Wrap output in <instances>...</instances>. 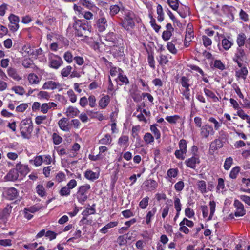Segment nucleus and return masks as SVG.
Segmentation results:
<instances>
[{
  "mask_svg": "<svg viewBox=\"0 0 250 250\" xmlns=\"http://www.w3.org/2000/svg\"><path fill=\"white\" fill-rule=\"evenodd\" d=\"M234 205L236 209L235 212V216L240 217L245 214L244 206L240 201L238 200H235L234 202Z\"/></svg>",
  "mask_w": 250,
  "mask_h": 250,
  "instance_id": "12",
  "label": "nucleus"
},
{
  "mask_svg": "<svg viewBox=\"0 0 250 250\" xmlns=\"http://www.w3.org/2000/svg\"><path fill=\"white\" fill-rule=\"evenodd\" d=\"M28 80L31 84H37L40 82L38 76L34 73H30L28 76Z\"/></svg>",
  "mask_w": 250,
  "mask_h": 250,
  "instance_id": "26",
  "label": "nucleus"
},
{
  "mask_svg": "<svg viewBox=\"0 0 250 250\" xmlns=\"http://www.w3.org/2000/svg\"><path fill=\"white\" fill-rule=\"evenodd\" d=\"M89 105L91 108H94L96 105V99L93 95H90L87 98Z\"/></svg>",
  "mask_w": 250,
  "mask_h": 250,
  "instance_id": "48",
  "label": "nucleus"
},
{
  "mask_svg": "<svg viewBox=\"0 0 250 250\" xmlns=\"http://www.w3.org/2000/svg\"><path fill=\"white\" fill-rule=\"evenodd\" d=\"M118 225L117 222H110V223L106 224L105 226L103 227L100 229V232L102 233L105 234L107 232V230L109 229L113 228Z\"/></svg>",
  "mask_w": 250,
  "mask_h": 250,
  "instance_id": "30",
  "label": "nucleus"
},
{
  "mask_svg": "<svg viewBox=\"0 0 250 250\" xmlns=\"http://www.w3.org/2000/svg\"><path fill=\"white\" fill-rule=\"evenodd\" d=\"M7 74L9 77H11L15 80L19 81L21 79L18 75L16 70L14 68L11 67L9 68L7 70Z\"/></svg>",
  "mask_w": 250,
  "mask_h": 250,
  "instance_id": "25",
  "label": "nucleus"
},
{
  "mask_svg": "<svg viewBox=\"0 0 250 250\" xmlns=\"http://www.w3.org/2000/svg\"><path fill=\"white\" fill-rule=\"evenodd\" d=\"M149 198L148 196H146L141 200L139 204V206L141 208L145 209L146 208L148 205Z\"/></svg>",
  "mask_w": 250,
  "mask_h": 250,
  "instance_id": "40",
  "label": "nucleus"
},
{
  "mask_svg": "<svg viewBox=\"0 0 250 250\" xmlns=\"http://www.w3.org/2000/svg\"><path fill=\"white\" fill-rule=\"evenodd\" d=\"M180 119V117L177 115L167 116L166 117V120L170 124H175Z\"/></svg>",
  "mask_w": 250,
  "mask_h": 250,
  "instance_id": "45",
  "label": "nucleus"
},
{
  "mask_svg": "<svg viewBox=\"0 0 250 250\" xmlns=\"http://www.w3.org/2000/svg\"><path fill=\"white\" fill-rule=\"evenodd\" d=\"M157 14H158V21L162 22L164 20V13L162 6L160 4H158L157 7Z\"/></svg>",
  "mask_w": 250,
  "mask_h": 250,
  "instance_id": "34",
  "label": "nucleus"
},
{
  "mask_svg": "<svg viewBox=\"0 0 250 250\" xmlns=\"http://www.w3.org/2000/svg\"><path fill=\"white\" fill-rule=\"evenodd\" d=\"M204 91L205 94L207 96L212 99L213 101L214 102H216L218 101V98L217 96H215V94L211 91V90L207 89L204 88Z\"/></svg>",
  "mask_w": 250,
  "mask_h": 250,
  "instance_id": "33",
  "label": "nucleus"
},
{
  "mask_svg": "<svg viewBox=\"0 0 250 250\" xmlns=\"http://www.w3.org/2000/svg\"><path fill=\"white\" fill-rule=\"evenodd\" d=\"M67 95L69 98V100L72 103H75L77 101V97L76 95L75 94L74 91L70 89L67 91Z\"/></svg>",
  "mask_w": 250,
  "mask_h": 250,
  "instance_id": "62",
  "label": "nucleus"
},
{
  "mask_svg": "<svg viewBox=\"0 0 250 250\" xmlns=\"http://www.w3.org/2000/svg\"><path fill=\"white\" fill-rule=\"evenodd\" d=\"M58 125L60 129L64 131L68 132L70 129L69 121L66 118H62L58 121Z\"/></svg>",
  "mask_w": 250,
  "mask_h": 250,
  "instance_id": "13",
  "label": "nucleus"
},
{
  "mask_svg": "<svg viewBox=\"0 0 250 250\" xmlns=\"http://www.w3.org/2000/svg\"><path fill=\"white\" fill-rule=\"evenodd\" d=\"M80 3L89 9H92L95 7L94 4L88 0H81Z\"/></svg>",
  "mask_w": 250,
  "mask_h": 250,
  "instance_id": "47",
  "label": "nucleus"
},
{
  "mask_svg": "<svg viewBox=\"0 0 250 250\" xmlns=\"http://www.w3.org/2000/svg\"><path fill=\"white\" fill-rule=\"evenodd\" d=\"M178 173V169L177 168H170L167 171V175L170 178H176Z\"/></svg>",
  "mask_w": 250,
  "mask_h": 250,
  "instance_id": "44",
  "label": "nucleus"
},
{
  "mask_svg": "<svg viewBox=\"0 0 250 250\" xmlns=\"http://www.w3.org/2000/svg\"><path fill=\"white\" fill-rule=\"evenodd\" d=\"M60 87V84L59 83L52 81H48L43 84L42 89L54 90Z\"/></svg>",
  "mask_w": 250,
  "mask_h": 250,
  "instance_id": "18",
  "label": "nucleus"
},
{
  "mask_svg": "<svg viewBox=\"0 0 250 250\" xmlns=\"http://www.w3.org/2000/svg\"><path fill=\"white\" fill-rule=\"evenodd\" d=\"M75 30V35L78 37H83L84 39L88 38V34L90 33V26L83 22L82 21L77 20L73 24Z\"/></svg>",
  "mask_w": 250,
  "mask_h": 250,
  "instance_id": "1",
  "label": "nucleus"
},
{
  "mask_svg": "<svg viewBox=\"0 0 250 250\" xmlns=\"http://www.w3.org/2000/svg\"><path fill=\"white\" fill-rule=\"evenodd\" d=\"M240 170V167L236 166L233 167L229 174V177L233 179H236Z\"/></svg>",
  "mask_w": 250,
  "mask_h": 250,
  "instance_id": "41",
  "label": "nucleus"
},
{
  "mask_svg": "<svg viewBox=\"0 0 250 250\" xmlns=\"http://www.w3.org/2000/svg\"><path fill=\"white\" fill-rule=\"evenodd\" d=\"M104 41L102 42L105 45L112 46L117 43H121L122 39L118 35L113 32H109L104 37Z\"/></svg>",
  "mask_w": 250,
  "mask_h": 250,
  "instance_id": "5",
  "label": "nucleus"
},
{
  "mask_svg": "<svg viewBox=\"0 0 250 250\" xmlns=\"http://www.w3.org/2000/svg\"><path fill=\"white\" fill-rule=\"evenodd\" d=\"M33 126L30 119L23 120L20 124V131L21 136L24 139H29L33 131Z\"/></svg>",
  "mask_w": 250,
  "mask_h": 250,
  "instance_id": "3",
  "label": "nucleus"
},
{
  "mask_svg": "<svg viewBox=\"0 0 250 250\" xmlns=\"http://www.w3.org/2000/svg\"><path fill=\"white\" fill-rule=\"evenodd\" d=\"M65 175L62 172H59L57 174L55 177L56 181L58 183L63 181L65 178Z\"/></svg>",
  "mask_w": 250,
  "mask_h": 250,
  "instance_id": "64",
  "label": "nucleus"
},
{
  "mask_svg": "<svg viewBox=\"0 0 250 250\" xmlns=\"http://www.w3.org/2000/svg\"><path fill=\"white\" fill-rule=\"evenodd\" d=\"M233 163V159L232 157H229L227 158L224 163V169L228 170L231 167Z\"/></svg>",
  "mask_w": 250,
  "mask_h": 250,
  "instance_id": "54",
  "label": "nucleus"
},
{
  "mask_svg": "<svg viewBox=\"0 0 250 250\" xmlns=\"http://www.w3.org/2000/svg\"><path fill=\"white\" fill-rule=\"evenodd\" d=\"M222 45L225 50H228L233 44V42L229 41L226 38H224L221 42Z\"/></svg>",
  "mask_w": 250,
  "mask_h": 250,
  "instance_id": "31",
  "label": "nucleus"
},
{
  "mask_svg": "<svg viewBox=\"0 0 250 250\" xmlns=\"http://www.w3.org/2000/svg\"><path fill=\"white\" fill-rule=\"evenodd\" d=\"M180 80L181 84L183 87L185 89L189 88V79L187 77L182 76Z\"/></svg>",
  "mask_w": 250,
  "mask_h": 250,
  "instance_id": "46",
  "label": "nucleus"
},
{
  "mask_svg": "<svg viewBox=\"0 0 250 250\" xmlns=\"http://www.w3.org/2000/svg\"><path fill=\"white\" fill-rule=\"evenodd\" d=\"M129 141V137L126 135L121 136L118 139V143L120 146H124L125 147L128 146V143Z\"/></svg>",
  "mask_w": 250,
  "mask_h": 250,
  "instance_id": "27",
  "label": "nucleus"
},
{
  "mask_svg": "<svg viewBox=\"0 0 250 250\" xmlns=\"http://www.w3.org/2000/svg\"><path fill=\"white\" fill-rule=\"evenodd\" d=\"M63 58L68 63H71L74 60L73 56L70 51L66 52L63 55Z\"/></svg>",
  "mask_w": 250,
  "mask_h": 250,
  "instance_id": "53",
  "label": "nucleus"
},
{
  "mask_svg": "<svg viewBox=\"0 0 250 250\" xmlns=\"http://www.w3.org/2000/svg\"><path fill=\"white\" fill-rule=\"evenodd\" d=\"M174 208L176 212H180L181 210V204L179 198L175 197L174 201Z\"/></svg>",
  "mask_w": 250,
  "mask_h": 250,
  "instance_id": "58",
  "label": "nucleus"
},
{
  "mask_svg": "<svg viewBox=\"0 0 250 250\" xmlns=\"http://www.w3.org/2000/svg\"><path fill=\"white\" fill-rule=\"evenodd\" d=\"M110 102V98L109 96L103 94L99 101V106L101 109H104L108 106Z\"/></svg>",
  "mask_w": 250,
  "mask_h": 250,
  "instance_id": "16",
  "label": "nucleus"
},
{
  "mask_svg": "<svg viewBox=\"0 0 250 250\" xmlns=\"http://www.w3.org/2000/svg\"><path fill=\"white\" fill-rule=\"evenodd\" d=\"M107 26V21L105 17H102L97 20L96 27L98 31L100 32L104 31Z\"/></svg>",
  "mask_w": 250,
  "mask_h": 250,
  "instance_id": "14",
  "label": "nucleus"
},
{
  "mask_svg": "<svg viewBox=\"0 0 250 250\" xmlns=\"http://www.w3.org/2000/svg\"><path fill=\"white\" fill-rule=\"evenodd\" d=\"M90 188V185L88 184L81 186L78 188L76 193V197L79 203L83 204L87 199L88 191Z\"/></svg>",
  "mask_w": 250,
  "mask_h": 250,
  "instance_id": "4",
  "label": "nucleus"
},
{
  "mask_svg": "<svg viewBox=\"0 0 250 250\" xmlns=\"http://www.w3.org/2000/svg\"><path fill=\"white\" fill-rule=\"evenodd\" d=\"M173 41L170 42H168L167 45V48L168 50L173 54H176L177 52V50L175 47V45L173 44Z\"/></svg>",
  "mask_w": 250,
  "mask_h": 250,
  "instance_id": "37",
  "label": "nucleus"
},
{
  "mask_svg": "<svg viewBox=\"0 0 250 250\" xmlns=\"http://www.w3.org/2000/svg\"><path fill=\"white\" fill-rule=\"evenodd\" d=\"M72 69V67L70 66H67L66 67L63 68L61 71V75L63 77H66L70 74Z\"/></svg>",
  "mask_w": 250,
  "mask_h": 250,
  "instance_id": "42",
  "label": "nucleus"
},
{
  "mask_svg": "<svg viewBox=\"0 0 250 250\" xmlns=\"http://www.w3.org/2000/svg\"><path fill=\"white\" fill-rule=\"evenodd\" d=\"M158 61L161 65H165L168 62V60L167 56L163 54H161L160 55L159 60Z\"/></svg>",
  "mask_w": 250,
  "mask_h": 250,
  "instance_id": "59",
  "label": "nucleus"
},
{
  "mask_svg": "<svg viewBox=\"0 0 250 250\" xmlns=\"http://www.w3.org/2000/svg\"><path fill=\"white\" fill-rule=\"evenodd\" d=\"M8 19L9 22L8 25L9 30L12 33L17 31L20 28V18L14 14H10Z\"/></svg>",
  "mask_w": 250,
  "mask_h": 250,
  "instance_id": "7",
  "label": "nucleus"
},
{
  "mask_svg": "<svg viewBox=\"0 0 250 250\" xmlns=\"http://www.w3.org/2000/svg\"><path fill=\"white\" fill-rule=\"evenodd\" d=\"M18 173L16 169H13L10 170L7 173L5 178L7 181H14L17 180L18 178Z\"/></svg>",
  "mask_w": 250,
  "mask_h": 250,
  "instance_id": "22",
  "label": "nucleus"
},
{
  "mask_svg": "<svg viewBox=\"0 0 250 250\" xmlns=\"http://www.w3.org/2000/svg\"><path fill=\"white\" fill-rule=\"evenodd\" d=\"M248 71L246 67H242L240 69L236 71V76L238 78H242L243 80H245L248 75Z\"/></svg>",
  "mask_w": 250,
  "mask_h": 250,
  "instance_id": "24",
  "label": "nucleus"
},
{
  "mask_svg": "<svg viewBox=\"0 0 250 250\" xmlns=\"http://www.w3.org/2000/svg\"><path fill=\"white\" fill-rule=\"evenodd\" d=\"M225 188V184L224 180L219 178L218 179V184L216 187L217 191L219 192L223 191V190Z\"/></svg>",
  "mask_w": 250,
  "mask_h": 250,
  "instance_id": "39",
  "label": "nucleus"
},
{
  "mask_svg": "<svg viewBox=\"0 0 250 250\" xmlns=\"http://www.w3.org/2000/svg\"><path fill=\"white\" fill-rule=\"evenodd\" d=\"M95 213V208L92 207H90L89 208H87L83 211L82 215L84 216H87L91 214H94Z\"/></svg>",
  "mask_w": 250,
  "mask_h": 250,
  "instance_id": "55",
  "label": "nucleus"
},
{
  "mask_svg": "<svg viewBox=\"0 0 250 250\" xmlns=\"http://www.w3.org/2000/svg\"><path fill=\"white\" fill-rule=\"evenodd\" d=\"M157 124H153L150 125V129L152 133L154 134L156 139H159L161 137V133L160 130L157 127Z\"/></svg>",
  "mask_w": 250,
  "mask_h": 250,
  "instance_id": "29",
  "label": "nucleus"
},
{
  "mask_svg": "<svg viewBox=\"0 0 250 250\" xmlns=\"http://www.w3.org/2000/svg\"><path fill=\"white\" fill-rule=\"evenodd\" d=\"M197 186L199 190L202 194L206 193L208 192L206 183L204 180H198L197 182Z\"/></svg>",
  "mask_w": 250,
  "mask_h": 250,
  "instance_id": "23",
  "label": "nucleus"
},
{
  "mask_svg": "<svg viewBox=\"0 0 250 250\" xmlns=\"http://www.w3.org/2000/svg\"><path fill=\"white\" fill-rule=\"evenodd\" d=\"M143 139L146 144H150L154 142V137L150 133H146L143 137Z\"/></svg>",
  "mask_w": 250,
  "mask_h": 250,
  "instance_id": "32",
  "label": "nucleus"
},
{
  "mask_svg": "<svg viewBox=\"0 0 250 250\" xmlns=\"http://www.w3.org/2000/svg\"><path fill=\"white\" fill-rule=\"evenodd\" d=\"M79 113V110L77 108L71 106L66 109L65 112L66 116L71 118L77 116Z\"/></svg>",
  "mask_w": 250,
  "mask_h": 250,
  "instance_id": "20",
  "label": "nucleus"
},
{
  "mask_svg": "<svg viewBox=\"0 0 250 250\" xmlns=\"http://www.w3.org/2000/svg\"><path fill=\"white\" fill-rule=\"evenodd\" d=\"M49 66L56 69H58L63 63V61L60 57L52 53L49 54Z\"/></svg>",
  "mask_w": 250,
  "mask_h": 250,
  "instance_id": "8",
  "label": "nucleus"
},
{
  "mask_svg": "<svg viewBox=\"0 0 250 250\" xmlns=\"http://www.w3.org/2000/svg\"><path fill=\"white\" fill-rule=\"evenodd\" d=\"M16 169L18 173H20L21 175H25L29 172V168L27 165H23L21 163H18L16 165Z\"/></svg>",
  "mask_w": 250,
  "mask_h": 250,
  "instance_id": "19",
  "label": "nucleus"
},
{
  "mask_svg": "<svg viewBox=\"0 0 250 250\" xmlns=\"http://www.w3.org/2000/svg\"><path fill=\"white\" fill-rule=\"evenodd\" d=\"M185 163L187 167L192 169H195L196 164L200 163V160L198 157L194 156L187 159L185 161Z\"/></svg>",
  "mask_w": 250,
  "mask_h": 250,
  "instance_id": "15",
  "label": "nucleus"
},
{
  "mask_svg": "<svg viewBox=\"0 0 250 250\" xmlns=\"http://www.w3.org/2000/svg\"><path fill=\"white\" fill-rule=\"evenodd\" d=\"M34 164L36 167L41 166L43 163V157L41 155L36 156L33 160Z\"/></svg>",
  "mask_w": 250,
  "mask_h": 250,
  "instance_id": "63",
  "label": "nucleus"
},
{
  "mask_svg": "<svg viewBox=\"0 0 250 250\" xmlns=\"http://www.w3.org/2000/svg\"><path fill=\"white\" fill-rule=\"evenodd\" d=\"M12 90L14 91L15 93L20 95H23L25 92L24 89L22 86H14L12 88Z\"/></svg>",
  "mask_w": 250,
  "mask_h": 250,
  "instance_id": "52",
  "label": "nucleus"
},
{
  "mask_svg": "<svg viewBox=\"0 0 250 250\" xmlns=\"http://www.w3.org/2000/svg\"><path fill=\"white\" fill-rule=\"evenodd\" d=\"M236 43L238 45L233 59L245 60L247 59V54L243 47L245 45V37L243 35H237Z\"/></svg>",
  "mask_w": 250,
  "mask_h": 250,
  "instance_id": "2",
  "label": "nucleus"
},
{
  "mask_svg": "<svg viewBox=\"0 0 250 250\" xmlns=\"http://www.w3.org/2000/svg\"><path fill=\"white\" fill-rule=\"evenodd\" d=\"M22 64L25 68H32L34 65L33 61L29 58L24 59Z\"/></svg>",
  "mask_w": 250,
  "mask_h": 250,
  "instance_id": "50",
  "label": "nucleus"
},
{
  "mask_svg": "<svg viewBox=\"0 0 250 250\" xmlns=\"http://www.w3.org/2000/svg\"><path fill=\"white\" fill-rule=\"evenodd\" d=\"M70 189L66 186L62 187L59 191L62 196H67L70 194Z\"/></svg>",
  "mask_w": 250,
  "mask_h": 250,
  "instance_id": "51",
  "label": "nucleus"
},
{
  "mask_svg": "<svg viewBox=\"0 0 250 250\" xmlns=\"http://www.w3.org/2000/svg\"><path fill=\"white\" fill-rule=\"evenodd\" d=\"M149 17L151 19L150 23L151 26L156 32H158L161 28V26L156 24L155 20L153 18L151 15H149Z\"/></svg>",
  "mask_w": 250,
  "mask_h": 250,
  "instance_id": "49",
  "label": "nucleus"
},
{
  "mask_svg": "<svg viewBox=\"0 0 250 250\" xmlns=\"http://www.w3.org/2000/svg\"><path fill=\"white\" fill-rule=\"evenodd\" d=\"M18 193L17 189L14 188H4L3 195L6 199L13 200L17 198Z\"/></svg>",
  "mask_w": 250,
  "mask_h": 250,
  "instance_id": "10",
  "label": "nucleus"
},
{
  "mask_svg": "<svg viewBox=\"0 0 250 250\" xmlns=\"http://www.w3.org/2000/svg\"><path fill=\"white\" fill-rule=\"evenodd\" d=\"M99 173H97L91 170H87L84 172V177L90 181H94L99 178Z\"/></svg>",
  "mask_w": 250,
  "mask_h": 250,
  "instance_id": "21",
  "label": "nucleus"
},
{
  "mask_svg": "<svg viewBox=\"0 0 250 250\" xmlns=\"http://www.w3.org/2000/svg\"><path fill=\"white\" fill-rule=\"evenodd\" d=\"M178 145L180 150H181L187 153V143L185 140H180L179 142Z\"/></svg>",
  "mask_w": 250,
  "mask_h": 250,
  "instance_id": "56",
  "label": "nucleus"
},
{
  "mask_svg": "<svg viewBox=\"0 0 250 250\" xmlns=\"http://www.w3.org/2000/svg\"><path fill=\"white\" fill-rule=\"evenodd\" d=\"M112 142V138L110 135L106 134L99 141V143L103 145H109Z\"/></svg>",
  "mask_w": 250,
  "mask_h": 250,
  "instance_id": "35",
  "label": "nucleus"
},
{
  "mask_svg": "<svg viewBox=\"0 0 250 250\" xmlns=\"http://www.w3.org/2000/svg\"><path fill=\"white\" fill-rule=\"evenodd\" d=\"M214 131L213 127L208 124L203 125L200 129V135L202 138H207L209 135H213Z\"/></svg>",
  "mask_w": 250,
  "mask_h": 250,
  "instance_id": "11",
  "label": "nucleus"
},
{
  "mask_svg": "<svg viewBox=\"0 0 250 250\" xmlns=\"http://www.w3.org/2000/svg\"><path fill=\"white\" fill-rule=\"evenodd\" d=\"M125 18L122 23V26L126 30L132 28L134 26L133 20L135 18V14L130 10L125 11Z\"/></svg>",
  "mask_w": 250,
  "mask_h": 250,
  "instance_id": "6",
  "label": "nucleus"
},
{
  "mask_svg": "<svg viewBox=\"0 0 250 250\" xmlns=\"http://www.w3.org/2000/svg\"><path fill=\"white\" fill-rule=\"evenodd\" d=\"M111 52L113 55L115 57H122L124 55V41L122 40V42L121 43H117L111 46Z\"/></svg>",
  "mask_w": 250,
  "mask_h": 250,
  "instance_id": "9",
  "label": "nucleus"
},
{
  "mask_svg": "<svg viewBox=\"0 0 250 250\" xmlns=\"http://www.w3.org/2000/svg\"><path fill=\"white\" fill-rule=\"evenodd\" d=\"M178 13L182 18H185L188 14H189V8L188 7H185L184 8H180L178 11Z\"/></svg>",
  "mask_w": 250,
  "mask_h": 250,
  "instance_id": "43",
  "label": "nucleus"
},
{
  "mask_svg": "<svg viewBox=\"0 0 250 250\" xmlns=\"http://www.w3.org/2000/svg\"><path fill=\"white\" fill-rule=\"evenodd\" d=\"M157 211L156 207H154L152 208V210L149 211L146 217V221L147 224H149L151 221L152 218L155 215Z\"/></svg>",
  "mask_w": 250,
  "mask_h": 250,
  "instance_id": "28",
  "label": "nucleus"
},
{
  "mask_svg": "<svg viewBox=\"0 0 250 250\" xmlns=\"http://www.w3.org/2000/svg\"><path fill=\"white\" fill-rule=\"evenodd\" d=\"M144 184L146 187V190L148 191H152L155 190L158 187L157 182L151 179L146 181Z\"/></svg>",
  "mask_w": 250,
  "mask_h": 250,
  "instance_id": "17",
  "label": "nucleus"
},
{
  "mask_svg": "<svg viewBox=\"0 0 250 250\" xmlns=\"http://www.w3.org/2000/svg\"><path fill=\"white\" fill-rule=\"evenodd\" d=\"M37 192L39 195L43 197L45 195V189L43 186L39 185L36 187Z\"/></svg>",
  "mask_w": 250,
  "mask_h": 250,
  "instance_id": "60",
  "label": "nucleus"
},
{
  "mask_svg": "<svg viewBox=\"0 0 250 250\" xmlns=\"http://www.w3.org/2000/svg\"><path fill=\"white\" fill-rule=\"evenodd\" d=\"M178 0H167L168 5L175 11H177L179 7Z\"/></svg>",
  "mask_w": 250,
  "mask_h": 250,
  "instance_id": "38",
  "label": "nucleus"
},
{
  "mask_svg": "<svg viewBox=\"0 0 250 250\" xmlns=\"http://www.w3.org/2000/svg\"><path fill=\"white\" fill-rule=\"evenodd\" d=\"M211 146L214 149H217L223 146V144L220 140L216 139L211 143Z\"/></svg>",
  "mask_w": 250,
  "mask_h": 250,
  "instance_id": "57",
  "label": "nucleus"
},
{
  "mask_svg": "<svg viewBox=\"0 0 250 250\" xmlns=\"http://www.w3.org/2000/svg\"><path fill=\"white\" fill-rule=\"evenodd\" d=\"M28 107V105L27 104H21L16 107V111L18 112H23Z\"/></svg>",
  "mask_w": 250,
  "mask_h": 250,
  "instance_id": "61",
  "label": "nucleus"
},
{
  "mask_svg": "<svg viewBox=\"0 0 250 250\" xmlns=\"http://www.w3.org/2000/svg\"><path fill=\"white\" fill-rule=\"evenodd\" d=\"M216 203L214 201H211L209 202L210 214L208 219V220H211L212 218L215 211Z\"/></svg>",
  "mask_w": 250,
  "mask_h": 250,
  "instance_id": "36",
  "label": "nucleus"
}]
</instances>
